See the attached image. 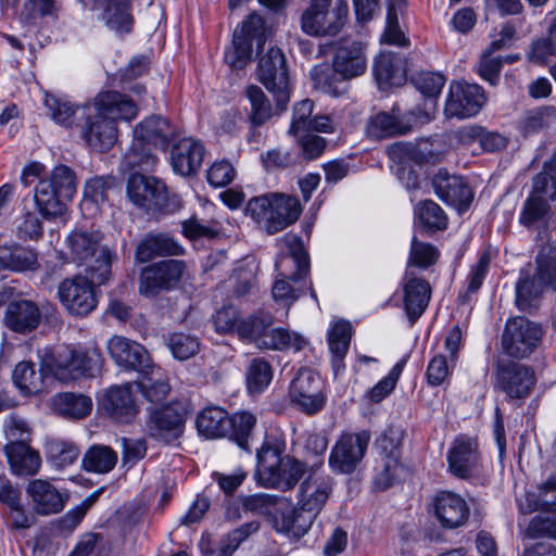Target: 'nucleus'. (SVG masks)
<instances>
[{
    "label": "nucleus",
    "mask_w": 556,
    "mask_h": 556,
    "mask_svg": "<svg viewBox=\"0 0 556 556\" xmlns=\"http://www.w3.org/2000/svg\"><path fill=\"white\" fill-rule=\"evenodd\" d=\"M407 357L401 358L389 371V374L379 380L371 389L366 392V397L372 403H380L388 397L395 389L396 383L406 365Z\"/></svg>",
    "instance_id": "obj_52"
},
{
    "label": "nucleus",
    "mask_w": 556,
    "mask_h": 556,
    "mask_svg": "<svg viewBox=\"0 0 556 556\" xmlns=\"http://www.w3.org/2000/svg\"><path fill=\"white\" fill-rule=\"evenodd\" d=\"M323 53L333 52L332 67L327 73L314 67L311 72L313 80L325 93L339 97L348 91V47L345 40L331 41L321 46Z\"/></svg>",
    "instance_id": "obj_13"
},
{
    "label": "nucleus",
    "mask_w": 556,
    "mask_h": 556,
    "mask_svg": "<svg viewBox=\"0 0 556 556\" xmlns=\"http://www.w3.org/2000/svg\"><path fill=\"white\" fill-rule=\"evenodd\" d=\"M348 15L344 0H312L301 16V28L309 36H336Z\"/></svg>",
    "instance_id": "obj_9"
},
{
    "label": "nucleus",
    "mask_w": 556,
    "mask_h": 556,
    "mask_svg": "<svg viewBox=\"0 0 556 556\" xmlns=\"http://www.w3.org/2000/svg\"><path fill=\"white\" fill-rule=\"evenodd\" d=\"M127 195L136 206L146 211H157L166 204L167 188L156 177L134 173L127 181Z\"/></svg>",
    "instance_id": "obj_20"
},
{
    "label": "nucleus",
    "mask_w": 556,
    "mask_h": 556,
    "mask_svg": "<svg viewBox=\"0 0 556 556\" xmlns=\"http://www.w3.org/2000/svg\"><path fill=\"white\" fill-rule=\"evenodd\" d=\"M92 406L91 397L81 393L61 392L52 397L54 412L66 419H83L91 413Z\"/></svg>",
    "instance_id": "obj_37"
},
{
    "label": "nucleus",
    "mask_w": 556,
    "mask_h": 556,
    "mask_svg": "<svg viewBox=\"0 0 556 556\" xmlns=\"http://www.w3.org/2000/svg\"><path fill=\"white\" fill-rule=\"evenodd\" d=\"M273 379L271 365L264 358H254L248 366L245 380L249 393H262Z\"/></svg>",
    "instance_id": "obj_50"
},
{
    "label": "nucleus",
    "mask_w": 556,
    "mask_h": 556,
    "mask_svg": "<svg viewBox=\"0 0 556 556\" xmlns=\"http://www.w3.org/2000/svg\"><path fill=\"white\" fill-rule=\"evenodd\" d=\"M402 435L399 431L388 429L376 441V447L379 451L380 459L397 460L401 459Z\"/></svg>",
    "instance_id": "obj_63"
},
{
    "label": "nucleus",
    "mask_w": 556,
    "mask_h": 556,
    "mask_svg": "<svg viewBox=\"0 0 556 556\" xmlns=\"http://www.w3.org/2000/svg\"><path fill=\"white\" fill-rule=\"evenodd\" d=\"M307 343L304 336L283 327L271 328L268 342H263L265 350L293 352L302 351Z\"/></svg>",
    "instance_id": "obj_49"
},
{
    "label": "nucleus",
    "mask_w": 556,
    "mask_h": 556,
    "mask_svg": "<svg viewBox=\"0 0 556 556\" xmlns=\"http://www.w3.org/2000/svg\"><path fill=\"white\" fill-rule=\"evenodd\" d=\"M530 195L556 201V150L551 157L543 163V168L532 178Z\"/></svg>",
    "instance_id": "obj_43"
},
{
    "label": "nucleus",
    "mask_w": 556,
    "mask_h": 556,
    "mask_svg": "<svg viewBox=\"0 0 556 556\" xmlns=\"http://www.w3.org/2000/svg\"><path fill=\"white\" fill-rule=\"evenodd\" d=\"M432 505L434 516L446 529L464 526L470 514L467 502L459 494L451 491L438 492L433 497Z\"/></svg>",
    "instance_id": "obj_27"
},
{
    "label": "nucleus",
    "mask_w": 556,
    "mask_h": 556,
    "mask_svg": "<svg viewBox=\"0 0 556 556\" xmlns=\"http://www.w3.org/2000/svg\"><path fill=\"white\" fill-rule=\"evenodd\" d=\"M46 447L48 458L59 468L72 465L79 456V448L70 441L51 439L47 442Z\"/></svg>",
    "instance_id": "obj_53"
},
{
    "label": "nucleus",
    "mask_w": 556,
    "mask_h": 556,
    "mask_svg": "<svg viewBox=\"0 0 556 556\" xmlns=\"http://www.w3.org/2000/svg\"><path fill=\"white\" fill-rule=\"evenodd\" d=\"M38 267L37 253L27 248L0 249V270H34Z\"/></svg>",
    "instance_id": "obj_46"
},
{
    "label": "nucleus",
    "mask_w": 556,
    "mask_h": 556,
    "mask_svg": "<svg viewBox=\"0 0 556 556\" xmlns=\"http://www.w3.org/2000/svg\"><path fill=\"white\" fill-rule=\"evenodd\" d=\"M486 101L482 87L477 84L454 81L450 85L444 106L447 118H469L477 115Z\"/></svg>",
    "instance_id": "obj_19"
},
{
    "label": "nucleus",
    "mask_w": 556,
    "mask_h": 556,
    "mask_svg": "<svg viewBox=\"0 0 556 556\" xmlns=\"http://www.w3.org/2000/svg\"><path fill=\"white\" fill-rule=\"evenodd\" d=\"M138 115L136 102L115 90L99 92L91 105L84 109L81 137L96 151L106 152L117 141V121L130 122Z\"/></svg>",
    "instance_id": "obj_1"
},
{
    "label": "nucleus",
    "mask_w": 556,
    "mask_h": 556,
    "mask_svg": "<svg viewBox=\"0 0 556 556\" xmlns=\"http://www.w3.org/2000/svg\"><path fill=\"white\" fill-rule=\"evenodd\" d=\"M12 380L25 396L36 395L43 390V372L41 370L37 371L35 364L31 362L18 363L13 370Z\"/></svg>",
    "instance_id": "obj_44"
},
{
    "label": "nucleus",
    "mask_w": 556,
    "mask_h": 556,
    "mask_svg": "<svg viewBox=\"0 0 556 556\" xmlns=\"http://www.w3.org/2000/svg\"><path fill=\"white\" fill-rule=\"evenodd\" d=\"M273 317L258 313L239 321L237 333L243 340L252 342L256 348L265 350L263 342H268Z\"/></svg>",
    "instance_id": "obj_39"
},
{
    "label": "nucleus",
    "mask_w": 556,
    "mask_h": 556,
    "mask_svg": "<svg viewBox=\"0 0 556 556\" xmlns=\"http://www.w3.org/2000/svg\"><path fill=\"white\" fill-rule=\"evenodd\" d=\"M415 215L420 224L429 230H444L447 228L445 212L432 200L420 202L415 208Z\"/></svg>",
    "instance_id": "obj_51"
},
{
    "label": "nucleus",
    "mask_w": 556,
    "mask_h": 556,
    "mask_svg": "<svg viewBox=\"0 0 556 556\" xmlns=\"http://www.w3.org/2000/svg\"><path fill=\"white\" fill-rule=\"evenodd\" d=\"M260 522L256 520L247 522L236 528L220 541L217 554L212 556H231V554L244 542L251 534L257 532Z\"/></svg>",
    "instance_id": "obj_56"
},
{
    "label": "nucleus",
    "mask_w": 556,
    "mask_h": 556,
    "mask_svg": "<svg viewBox=\"0 0 556 556\" xmlns=\"http://www.w3.org/2000/svg\"><path fill=\"white\" fill-rule=\"evenodd\" d=\"M176 136V128L168 119L160 115H152L143 119L134 129L136 139H140L160 150H166Z\"/></svg>",
    "instance_id": "obj_30"
},
{
    "label": "nucleus",
    "mask_w": 556,
    "mask_h": 556,
    "mask_svg": "<svg viewBox=\"0 0 556 556\" xmlns=\"http://www.w3.org/2000/svg\"><path fill=\"white\" fill-rule=\"evenodd\" d=\"M117 463V453L108 445L93 444L85 453L81 466L88 472L108 473Z\"/></svg>",
    "instance_id": "obj_45"
},
{
    "label": "nucleus",
    "mask_w": 556,
    "mask_h": 556,
    "mask_svg": "<svg viewBox=\"0 0 556 556\" xmlns=\"http://www.w3.org/2000/svg\"><path fill=\"white\" fill-rule=\"evenodd\" d=\"M115 187V178L112 176H97L89 179L84 188L85 200L97 205L103 204L109 199V192Z\"/></svg>",
    "instance_id": "obj_58"
},
{
    "label": "nucleus",
    "mask_w": 556,
    "mask_h": 556,
    "mask_svg": "<svg viewBox=\"0 0 556 556\" xmlns=\"http://www.w3.org/2000/svg\"><path fill=\"white\" fill-rule=\"evenodd\" d=\"M257 78L277 100L279 112L287 109L290 100L289 76L286 58L277 47H271L260 58Z\"/></svg>",
    "instance_id": "obj_12"
},
{
    "label": "nucleus",
    "mask_w": 556,
    "mask_h": 556,
    "mask_svg": "<svg viewBox=\"0 0 556 556\" xmlns=\"http://www.w3.org/2000/svg\"><path fill=\"white\" fill-rule=\"evenodd\" d=\"M555 118V109L543 106L529 111L520 122V129L525 135L535 134L547 127Z\"/></svg>",
    "instance_id": "obj_57"
},
{
    "label": "nucleus",
    "mask_w": 556,
    "mask_h": 556,
    "mask_svg": "<svg viewBox=\"0 0 556 556\" xmlns=\"http://www.w3.org/2000/svg\"><path fill=\"white\" fill-rule=\"evenodd\" d=\"M186 264L179 260H165L142 268L139 277V292L154 298L163 291L175 288L184 273Z\"/></svg>",
    "instance_id": "obj_15"
},
{
    "label": "nucleus",
    "mask_w": 556,
    "mask_h": 556,
    "mask_svg": "<svg viewBox=\"0 0 556 556\" xmlns=\"http://www.w3.org/2000/svg\"><path fill=\"white\" fill-rule=\"evenodd\" d=\"M205 154L204 146L193 138H182L170 150V165L173 170L189 177L200 169Z\"/></svg>",
    "instance_id": "obj_29"
},
{
    "label": "nucleus",
    "mask_w": 556,
    "mask_h": 556,
    "mask_svg": "<svg viewBox=\"0 0 556 556\" xmlns=\"http://www.w3.org/2000/svg\"><path fill=\"white\" fill-rule=\"evenodd\" d=\"M447 466L450 472L460 479L479 476L482 470V460L477 441L458 435L447 453Z\"/></svg>",
    "instance_id": "obj_22"
},
{
    "label": "nucleus",
    "mask_w": 556,
    "mask_h": 556,
    "mask_svg": "<svg viewBox=\"0 0 556 556\" xmlns=\"http://www.w3.org/2000/svg\"><path fill=\"white\" fill-rule=\"evenodd\" d=\"M76 193V175L66 165L55 166L50 175L39 180L35 189V203L40 214L55 218L64 214L66 203Z\"/></svg>",
    "instance_id": "obj_7"
},
{
    "label": "nucleus",
    "mask_w": 556,
    "mask_h": 556,
    "mask_svg": "<svg viewBox=\"0 0 556 556\" xmlns=\"http://www.w3.org/2000/svg\"><path fill=\"white\" fill-rule=\"evenodd\" d=\"M531 55L538 61L556 55V16L548 22L546 35L533 42Z\"/></svg>",
    "instance_id": "obj_64"
},
{
    "label": "nucleus",
    "mask_w": 556,
    "mask_h": 556,
    "mask_svg": "<svg viewBox=\"0 0 556 556\" xmlns=\"http://www.w3.org/2000/svg\"><path fill=\"white\" fill-rule=\"evenodd\" d=\"M96 285L99 286L90 276L66 278L58 288L60 302L71 314L87 316L98 305Z\"/></svg>",
    "instance_id": "obj_16"
},
{
    "label": "nucleus",
    "mask_w": 556,
    "mask_h": 556,
    "mask_svg": "<svg viewBox=\"0 0 556 556\" xmlns=\"http://www.w3.org/2000/svg\"><path fill=\"white\" fill-rule=\"evenodd\" d=\"M166 345L172 355L179 361L193 357L200 351L198 337L185 332H174L166 339Z\"/></svg>",
    "instance_id": "obj_55"
},
{
    "label": "nucleus",
    "mask_w": 556,
    "mask_h": 556,
    "mask_svg": "<svg viewBox=\"0 0 556 556\" xmlns=\"http://www.w3.org/2000/svg\"><path fill=\"white\" fill-rule=\"evenodd\" d=\"M535 382V372L527 365L513 361L497 365L494 387L509 400L528 397Z\"/></svg>",
    "instance_id": "obj_18"
},
{
    "label": "nucleus",
    "mask_w": 556,
    "mask_h": 556,
    "mask_svg": "<svg viewBox=\"0 0 556 556\" xmlns=\"http://www.w3.org/2000/svg\"><path fill=\"white\" fill-rule=\"evenodd\" d=\"M244 93L250 102L248 122L250 123L251 127H261L269 122L274 115H280L282 113L278 111L277 106L274 110L270 100L267 98L261 87L256 85H250L245 88Z\"/></svg>",
    "instance_id": "obj_38"
},
{
    "label": "nucleus",
    "mask_w": 556,
    "mask_h": 556,
    "mask_svg": "<svg viewBox=\"0 0 556 556\" xmlns=\"http://www.w3.org/2000/svg\"><path fill=\"white\" fill-rule=\"evenodd\" d=\"M186 409L181 403H170L150 412L147 421L149 434L162 442L170 443L178 439L184 430Z\"/></svg>",
    "instance_id": "obj_21"
},
{
    "label": "nucleus",
    "mask_w": 556,
    "mask_h": 556,
    "mask_svg": "<svg viewBox=\"0 0 556 556\" xmlns=\"http://www.w3.org/2000/svg\"><path fill=\"white\" fill-rule=\"evenodd\" d=\"M100 231L75 228L65 239V258L78 266H85L88 276L99 286L111 279L112 264L117 255L108 245L102 244Z\"/></svg>",
    "instance_id": "obj_3"
},
{
    "label": "nucleus",
    "mask_w": 556,
    "mask_h": 556,
    "mask_svg": "<svg viewBox=\"0 0 556 556\" xmlns=\"http://www.w3.org/2000/svg\"><path fill=\"white\" fill-rule=\"evenodd\" d=\"M40 321V312L35 303L22 300L9 304L5 312L7 326L15 332H28Z\"/></svg>",
    "instance_id": "obj_36"
},
{
    "label": "nucleus",
    "mask_w": 556,
    "mask_h": 556,
    "mask_svg": "<svg viewBox=\"0 0 556 556\" xmlns=\"http://www.w3.org/2000/svg\"><path fill=\"white\" fill-rule=\"evenodd\" d=\"M314 110V102L309 99H304L296 102L293 106L292 121L288 130L289 135L294 136L301 132L309 131L312 124V114Z\"/></svg>",
    "instance_id": "obj_60"
},
{
    "label": "nucleus",
    "mask_w": 556,
    "mask_h": 556,
    "mask_svg": "<svg viewBox=\"0 0 556 556\" xmlns=\"http://www.w3.org/2000/svg\"><path fill=\"white\" fill-rule=\"evenodd\" d=\"M11 471L16 476H34L39 471L41 457L37 450L22 440L11 441L4 446Z\"/></svg>",
    "instance_id": "obj_32"
},
{
    "label": "nucleus",
    "mask_w": 556,
    "mask_h": 556,
    "mask_svg": "<svg viewBox=\"0 0 556 556\" xmlns=\"http://www.w3.org/2000/svg\"><path fill=\"white\" fill-rule=\"evenodd\" d=\"M536 269L533 277L521 276L516 283V304L519 309H527L546 288L556 290V247L543 245L535 260Z\"/></svg>",
    "instance_id": "obj_8"
},
{
    "label": "nucleus",
    "mask_w": 556,
    "mask_h": 556,
    "mask_svg": "<svg viewBox=\"0 0 556 556\" xmlns=\"http://www.w3.org/2000/svg\"><path fill=\"white\" fill-rule=\"evenodd\" d=\"M102 357L97 349L76 351L66 349L54 358L53 372L61 381L76 380L81 376L93 377L101 368Z\"/></svg>",
    "instance_id": "obj_17"
},
{
    "label": "nucleus",
    "mask_w": 556,
    "mask_h": 556,
    "mask_svg": "<svg viewBox=\"0 0 556 556\" xmlns=\"http://www.w3.org/2000/svg\"><path fill=\"white\" fill-rule=\"evenodd\" d=\"M551 538L556 540V515L535 516L522 532V539Z\"/></svg>",
    "instance_id": "obj_61"
},
{
    "label": "nucleus",
    "mask_w": 556,
    "mask_h": 556,
    "mask_svg": "<svg viewBox=\"0 0 556 556\" xmlns=\"http://www.w3.org/2000/svg\"><path fill=\"white\" fill-rule=\"evenodd\" d=\"M438 249L426 242H420L416 237H413L410 243L408 265H414L420 268H428L439 258Z\"/></svg>",
    "instance_id": "obj_59"
},
{
    "label": "nucleus",
    "mask_w": 556,
    "mask_h": 556,
    "mask_svg": "<svg viewBox=\"0 0 556 556\" xmlns=\"http://www.w3.org/2000/svg\"><path fill=\"white\" fill-rule=\"evenodd\" d=\"M286 441L267 434L256 453V479L265 488L289 491L295 486L305 472L303 463L283 455Z\"/></svg>",
    "instance_id": "obj_4"
},
{
    "label": "nucleus",
    "mask_w": 556,
    "mask_h": 556,
    "mask_svg": "<svg viewBox=\"0 0 556 556\" xmlns=\"http://www.w3.org/2000/svg\"><path fill=\"white\" fill-rule=\"evenodd\" d=\"M290 240L292 244L289 251L276 260L278 278L273 287V296L276 301L292 303L304 293V280L309 274V257L298 237Z\"/></svg>",
    "instance_id": "obj_6"
},
{
    "label": "nucleus",
    "mask_w": 556,
    "mask_h": 556,
    "mask_svg": "<svg viewBox=\"0 0 556 556\" xmlns=\"http://www.w3.org/2000/svg\"><path fill=\"white\" fill-rule=\"evenodd\" d=\"M14 231L21 240H38L43 235V226L35 212H27L15 220Z\"/></svg>",
    "instance_id": "obj_62"
},
{
    "label": "nucleus",
    "mask_w": 556,
    "mask_h": 556,
    "mask_svg": "<svg viewBox=\"0 0 556 556\" xmlns=\"http://www.w3.org/2000/svg\"><path fill=\"white\" fill-rule=\"evenodd\" d=\"M265 20L257 13H251L237 27L232 36V45L225 52V62L231 68H243L252 60L253 42L257 49L262 48L266 41Z\"/></svg>",
    "instance_id": "obj_10"
},
{
    "label": "nucleus",
    "mask_w": 556,
    "mask_h": 556,
    "mask_svg": "<svg viewBox=\"0 0 556 556\" xmlns=\"http://www.w3.org/2000/svg\"><path fill=\"white\" fill-rule=\"evenodd\" d=\"M245 213L268 235H275L299 219L302 205L296 197L269 192L250 199Z\"/></svg>",
    "instance_id": "obj_5"
},
{
    "label": "nucleus",
    "mask_w": 556,
    "mask_h": 556,
    "mask_svg": "<svg viewBox=\"0 0 556 556\" xmlns=\"http://www.w3.org/2000/svg\"><path fill=\"white\" fill-rule=\"evenodd\" d=\"M374 75L381 89L405 81V70L400 54L381 52L374 63Z\"/></svg>",
    "instance_id": "obj_35"
},
{
    "label": "nucleus",
    "mask_w": 556,
    "mask_h": 556,
    "mask_svg": "<svg viewBox=\"0 0 556 556\" xmlns=\"http://www.w3.org/2000/svg\"><path fill=\"white\" fill-rule=\"evenodd\" d=\"M554 215L552 202L528 194L519 214V223L527 228H541Z\"/></svg>",
    "instance_id": "obj_41"
},
{
    "label": "nucleus",
    "mask_w": 556,
    "mask_h": 556,
    "mask_svg": "<svg viewBox=\"0 0 556 556\" xmlns=\"http://www.w3.org/2000/svg\"><path fill=\"white\" fill-rule=\"evenodd\" d=\"M185 249L167 233H148L136 249V261L147 263L156 256L182 255Z\"/></svg>",
    "instance_id": "obj_33"
},
{
    "label": "nucleus",
    "mask_w": 556,
    "mask_h": 556,
    "mask_svg": "<svg viewBox=\"0 0 556 556\" xmlns=\"http://www.w3.org/2000/svg\"><path fill=\"white\" fill-rule=\"evenodd\" d=\"M199 433L207 439L225 438L230 426L229 414L218 406L201 410L195 420Z\"/></svg>",
    "instance_id": "obj_40"
},
{
    "label": "nucleus",
    "mask_w": 556,
    "mask_h": 556,
    "mask_svg": "<svg viewBox=\"0 0 556 556\" xmlns=\"http://www.w3.org/2000/svg\"><path fill=\"white\" fill-rule=\"evenodd\" d=\"M108 350L119 367L136 370L142 376L153 374L151 357L143 345L125 337L114 336L108 342Z\"/></svg>",
    "instance_id": "obj_23"
},
{
    "label": "nucleus",
    "mask_w": 556,
    "mask_h": 556,
    "mask_svg": "<svg viewBox=\"0 0 556 556\" xmlns=\"http://www.w3.org/2000/svg\"><path fill=\"white\" fill-rule=\"evenodd\" d=\"M404 290V308L413 325L424 314L431 298V288L427 280L417 278L406 271Z\"/></svg>",
    "instance_id": "obj_31"
},
{
    "label": "nucleus",
    "mask_w": 556,
    "mask_h": 556,
    "mask_svg": "<svg viewBox=\"0 0 556 556\" xmlns=\"http://www.w3.org/2000/svg\"><path fill=\"white\" fill-rule=\"evenodd\" d=\"M327 344L334 376L343 375L348 353V320L338 317L331 319L327 331Z\"/></svg>",
    "instance_id": "obj_34"
},
{
    "label": "nucleus",
    "mask_w": 556,
    "mask_h": 556,
    "mask_svg": "<svg viewBox=\"0 0 556 556\" xmlns=\"http://www.w3.org/2000/svg\"><path fill=\"white\" fill-rule=\"evenodd\" d=\"M289 399L299 412L313 416L321 412L327 396L321 377L309 368H301L291 381Z\"/></svg>",
    "instance_id": "obj_11"
},
{
    "label": "nucleus",
    "mask_w": 556,
    "mask_h": 556,
    "mask_svg": "<svg viewBox=\"0 0 556 556\" xmlns=\"http://www.w3.org/2000/svg\"><path fill=\"white\" fill-rule=\"evenodd\" d=\"M156 161L157 159L152 152V146L134 137L131 147L124 157L125 164L131 169L150 170L154 167Z\"/></svg>",
    "instance_id": "obj_54"
},
{
    "label": "nucleus",
    "mask_w": 556,
    "mask_h": 556,
    "mask_svg": "<svg viewBox=\"0 0 556 556\" xmlns=\"http://www.w3.org/2000/svg\"><path fill=\"white\" fill-rule=\"evenodd\" d=\"M431 119L432 115L420 109L409 113L408 122H403L395 115L381 112L370 118L367 131L368 135L375 139L405 135L413 129V124L410 122L414 124H425Z\"/></svg>",
    "instance_id": "obj_26"
},
{
    "label": "nucleus",
    "mask_w": 556,
    "mask_h": 556,
    "mask_svg": "<svg viewBox=\"0 0 556 556\" xmlns=\"http://www.w3.org/2000/svg\"><path fill=\"white\" fill-rule=\"evenodd\" d=\"M330 486L323 479L308 478L300 486L298 507L285 503L271 517L273 528L294 538H302L312 527L315 518L326 504Z\"/></svg>",
    "instance_id": "obj_2"
},
{
    "label": "nucleus",
    "mask_w": 556,
    "mask_h": 556,
    "mask_svg": "<svg viewBox=\"0 0 556 556\" xmlns=\"http://www.w3.org/2000/svg\"><path fill=\"white\" fill-rule=\"evenodd\" d=\"M541 338L542 329L538 324L525 317H514L506 323L502 346L507 355L523 358L536 349Z\"/></svg>",
    "instance_id": "obj_14"
},
{
    "label": "nucleus",
    "mask_w": 556,
    "mask_h": 556,
    "mask_svg": "<svg viewBox=\"0 0 556 556\" xmlns=\"http://www.w3.org/2000/svg\"><path fill=\"white\" fill-rule=\"evenodd\" d=\"M230 426L227 427V438L236 442L239 447L249 451V439L256 425V417L250 412H238L229 415Z\"/></svg>",
    "instance_id": "obj_48"
},
{
    "label": "nucleus",
    "mask_w": 556,
    "mask_h": 556,
    "mask_svg": "<svg viewBox=\"0 0 556 556\" xmlns=\"http://www.w3.org/2000/svg\"><path fill=\"white\" fill-rule=\"evenodd\" d=\"M98 405L103 415L117 424H130L139 413L130 384L111 387Z\"/></svg>",
    "instance_id": "obj_24"
},
{
    "label": "nucleus",
    "mask_w": 556,
    "mask_h": 556,
    "mask_svg": "<svg viewBox=\"0 0 556 556\" xmlns=\"http://www.w3.org/2000/svg\"><path fill=\"white\" fill-rule=\"evenodd\" d=\"M26 493L33 502L34 511L40 516H49L63 510L68 495L60 492L51 482L43 479L31 480Z\"/></svg>",
    "instance_id": "obj_28"
},
{
    "label": "nucleus",
    "mask_w": 556,
    "mask_h": 556,
    "mask_svg": "<svg viewBox=\"0 0 556 556\" xmlns=\"http://www.w3.org/2000/svg\"><path fill=\"white\" fill-rule=\"evenodd\" d=\"M432 186L435 194L459 213L466 211L473 199L471 188L462 177L450 175L442 168L433 176Z\"/></svg>",
    "instance_id": "obj_25"
},
{
    "label": "nucleus",
    "mask_w": 556,
    "mask_h": 556,
    "mask_svg": "<svg viewBox=\"0 0 556 556\" xmlns=\"http://www.w3.org/2000/svg\"><path fill=\"white\" fill-rule=\"evenodd\" d=\"M527 505L520 503L523 513H531L538 509L549 510L556 506V476H551L544 483L536 488V492L526 494Z\"/></svg>",
    "instance_id": "obj_47"
},
{
    "label": "nucleus",
    "mask_w": 556,
    "mask_h": 556,
    "mask_svg": "<svg viewBox=\"0 0 556 556\" xmlns=\"http://www.w3.org/2000/svg\"><path fill=\"white\" fill-rule=\"evenodd\" d=\"M102 18L116 34H129L134 25L129 0H106Z\"/></svg>",
    "instance_id": "obj_42"
}]
</instances>
